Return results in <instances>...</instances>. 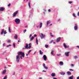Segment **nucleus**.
<instances>
[{"mask_svg":"<svg viewBox=\"0 0 79 79\" xmlns=\"http://www.w3.org/2000/svg\"><path fill=\"white\" fill-rule=\"evenodd\" d=\"M18 55L17 56L16 59L18 63L19 61V57H20L21 59H23V57L24 58V53L23 52H18ZM20 55H21L20 57Z\"/></svg>","mask_w":79,"mask_h":79,"instance_id":"nucleus-1","label":"nucleus"},{"mask_svg":"<svg viewBox=\"0 0 79 79\" xmlns=\"http://www.w3.org/2000/svg\"><path fill=\"white\" fill-rule=\"evenodd\" d=\"M15 22L16 23V24H19V23H20V20L19 19L17 18L15 19Z\"/></svg>","mask_w":79,"mask_h":79,"instance_id":"nucleus-2","label":"nucleus"},{"mask_svg":"<svg viewBox=\"0 0 79 79\" xmlns=\"http://www.w3.org/2000/svg\"><path fill=\"white\" fill-rule=\"evenodd\" d=\"M18 13V11H17L16 12L14 13L13 14L12 17H15L16 15Z\"/></svg>","mask_w":79,"mask_h":79,"instance_id":"nucleus-3","label":"nucleus"},{"mask_svg":"<svg viewBox=\"0 0 79 79\" xmlns=\"http://www.w3.org/2000/svg\"><path fill=\"white\" fill-rule=\"evenodd\" d=\"M40 35L42 39V38H45V35L43 34L42 33H41L40 34Z\"/></svg>","mask_w":79,"mask_h":79,"instance_id":"nucleus-4","label":"nucleus"},{"mask_svg":"<svg viewBox=\"0 0 79 79\" xmlns=\"http://www.w3.org/2000/svg\"><path fill=\"white\" fill-rule=\"evenodd\" d=\"M3 33H4V34H7V32H6V31L5 30L4 31H3V30H2L1 31V35H2V34H3Z\"/></svg>","mask_w":79,"mask_h":79,"instance_id":"nucleus-5","label":"nucleus"},{"mask_svg":"<svg viewBox=\"0 0 79 79\" xmlns=\"http://www.w3.org/2000/svg\"><path fill=\"white\" fill-rule=\"evenodd\" d=\"M78 28V27L77 26V25L75 24L74 27V30L75 31H77V30Z\"/></svg>","mask_w":79,"mask_h":79,"instance_id":"nucleus-6","label":"nucleus"},{"mask_svg":"<svg viewBox=\"0 0 79 79\" xmlns=\"http://www.w3.org/2000/svg\"><path fill=\"white\" fill-rule=\"evenodd\" d=\"M70 52H65V55L66 56H69V55Z\"/></svg>","mask_w":79,"mask_h":79,"instance_id":"nucleus-7","label":"nucleus"},{"mask_svg":"<svg viewBox=\"0 0 79 79\" xmlns=\"http://www.w3.org/2000/svg\"><path fill=\"white\" fill-rule=\"evenodd\" d=\"M43 59L44 61L47 60V56L45 55H44L43 56Z\"/></svg>","mask_w":79,"mask_h":79,"instance_id":"nucleus-8","label":"nucleus"},{"mask_svg":"<svg viewBox=\"0 0 79 79\" xmlns=\"http://www.w3.org/2000/svg\"><path fill=\"white\" fill-rule=\"evenodd\" d=\"M60 40H61V37H59L57 39V40L56 41V42H58L60 41Z\"/></svg>","mask_w":79,"mask_h":79,"instance_id":"nucleus-9","label":"nucleus"},{"mask_svg":"<svg viewBox=\"0 0 79 79\" xmlns=\"http://www.w3.org/2000/svg\"><path fill=\"white\" fill-rule=\"evenodd\" d=\"M43 67H44V68H45L46 69H48V67H46V66L45 64H43Z\"/></svg>","mask_w":79,"mask_h":79,"instance_id":"nucleus-10","label":"nucleus"},{"mask_svg":"<svg viewBox=\"0 0 79 79\" xmlns=\"http://www.w3.org/2000/svg\"><path fill=\"white\" fill-rule=\"evenodd\" d=\"M25 48H27V49H28V44H27L26 46H25V48H23V50L24 49H25Z\"/></svg>","mask_w":79,"mask_h":79,"instance_id":"nucleus-11","label":"nucleus"},{"mask_svg":"<svg viewBox=\"0 0 79 79\" xmlns=\"http://www.w3.org/2000/svg\"><path fill=\"white\" fill-rule=\"evenodd\" d=\"M6 70H4V71H3L2 72V74L3 75L5 74L6 73Z\"/></svg>","mask_w":79,"mask_h":79,"instance_id":"nucleus-12","label":"nucleus"},{"mask_svg":"<svg viewBox=\"0 0 79 79\" xmlns=\"http://www.w3.org/2000/svg\"><path fill=\"white\" fill-rule=\"evenodd\" d=\"M56 76V74L54 73H52L51 74V76L52 77H55Z\"/></svg>","mask_w":79,"mask_h":79,"instance_id":"nucleus-13","label":"nucleus"},{"mask_svg":"<svg viewBox=\"0 0 79 79\" xmlns=\"http://www.w3.org/2000/svg\"><path fill=\"white\" fill-rule=\"evenodd\" d=\"M60 74H61V75H62L63 76L64 75V74H65V73H64V72H60Z\"/></svg>","mask_w":79,"mask_h":79,"instance_id":"nucleus-14","label":"nucleus"},{"mask_svg":"<svg viewBox=\"0 0 79 79\" xmlns=\"http://www.w3.org/2000/svg\"><path fill=\"white\" fill-rule=\"evenodd\" d=\"M51 23V21H50L49 20L47 21V26H48V24L50 23Z\"/></svg>","mask_w":79,"mask_h":79,"instance_id":"nucleus-15","label":"nucleus"},{"mask_svg":"<svg viewBox=\"0 0 79 79\" xmlns=\"http://www.w3.org/2000/svg\"><path fill=\"white\" fill-rule=\"evenodd\" d=\"M67 74L68 75H71V73L69 71H68L67 72Z\"/></svg>","mask_w":79,"mask_h":79,"instance_id":"nucleus-16","label":"nucleus"},{"mask_svg":"<svg viewBox=\"0 0 79 79\" xmlns=\"http://www.w3.org/2000/svg\"><path fill=\"white\" fill-rule=\"evenodd\" d=\"M34 39V36H33L31 38V39H30V41H32V40H33Z\"/></svg>","mask_w":79,"mask_h":79,"instance_id":"nucleus-17","label":"nucleus"},{"mask_svg":"<svg viewBox=\"0 0 79 79\" xmlns=\"http://www.w3.org/2000/svg\"><path fill=\"white\" fill-rule=\"evenodd\" d=\"M31 1H29L28 2V5L29 8H31V5H30V3H31Z\"/></svg>","mask_w":79,"mask_h":79,"instance_id":"nucleus-18","label":"nucleus"},{"mask_svg":"<svg viewBox=\"0 0 79 79\" xmlns=\"http://www.w3.org/2000/svg\"><path fill=\"white\" fill-rule=\"evenodd\" d=\"M60 65H63V62L62 61H60Z\"/></svg>","mask_w":79,"mask_h":79,"instance_id":"nucleus-19","label":"nucleus"},{"mask_svg":"<svg viewBox=\"0 0 79 79\" xmlns=\"http://www.w3.org/2000/svg\"><path fill=\"white\" fill-rule=\"evenodd\" d=\"M14 38L15 39H18V36L16 35H15L14 36Z\"/></svg>","mask_w":79,"mask_h":79,"instance_id":"nucleus-20","label":"nucleus"},{"mask_svg":"<svg viewBox=\"0 0 79 79\" xmlns=\"http://www.w3.org/2000/svg\"><path fill=\"white\" fill-rule=\"evenodd\" d=\"M4 9L3 7H1V8L0 10L2 11H4Z\"/></svg>","mask_w":79,"mask_h":79,"instance_id":"nucleus-21","label":"nucleus"},{"mask_svg":"<svg viewBox=\"0 0 79 79\" xmlns=\"http://www.w3.org/2000/svg\"><path fill=\"white\" fill-rule=\"evenodd\" d=\"M40 55H42L43 54V52H42V51L40 50Z\"/></svg>","mask_w":79,"mask_h":79,"instance_id":"nucleus-22","label":"nucleus"},{"mask_svg":"<svg viewBox=\"0 0 79 79\" xmlns=\"http://www.w3.org/2000/svg\"><path fill=\"white\" fill-rule=\"evenodd\" d=\"M36 42L37 45H38V40H37V38H36Z\"/></svg>","mask_w":79,"mask_h":79,"instance_id":"nucleus-23","label":"nucleus"},{"mask_svg":"<svg viewBox=\"0 0 79 79\" xmlns=\"http://www.w3.org/2000/svg\"><path fill=\"white\" fill-rule=\"evenodd\" d=\"M42 23H40V28H41V27H42Z\"/></svg>","mask_w":79,"mask_h":79,"instance_id":"nucleus-24","label":"nucleus"},{"mask_svg":"<svg viewBox=\"0 0 79 79\" xmlns=\"http://www.w3.org/2000/svg\"><path fill=\"white\" fill-rule=\"evenodd\" d=\"M53 52H54V50L52 51L51 53L52 55L54 56V55H53Z\"/></svg>","mask_w":79,"mask_h":79,"instance_id":"nucleus-25","label":"nucleus"},{"mask_svg":"<svg viewBox=\"0 0 79 79\" xmlns=\"http://www.w3.org/2000/svg\"><path fill=\"white\" fill-rule=\"evenodd\" d=\"M73 16L74 17H76V14H74V13H73Z\"/></svg>","mask_w":79,"mask_h":79,"instance_id":"nucleus-26","label":"nucleus"},{"mask_svg":"<svg viewBox=\"0 0 79 79\" xmlns=\"http://www.w3.org/2000/svg\"><path fill=\"white\" fill-rule=\"evenodd\" d=\"M50 34L51 35V37H54V36L53 35H52V33H50Z\"/></svg>","mask_w":79,"mask_h":79,"instance_id":"nucleus-27","label":"nucleus"},{"mask_svg":"<svg viewBox=\"0 0 79 79\" xmlns=\"http://www.w3.org/2000/svg\"><path fill=\"white\" fill-rule=\"evenodd\" d=\"M64 45L65 48H68V47H67V46H66V45L65 44H64Z\"/></svg>","mask_w":79,"mask_h":79,"instance_id":"nucleus-28","label":"nucleus"},{"mask_svg":"<svg viewBox=\"0 0 79 79\" xmlns=\"http://www.w3.org/2000/svg\"><path fill=\"white\" fill-rule=\"evenodd\" d=\"M11 45L9 44V45H8L7 46V48H8V47H11Z\"/></svg>","mask_w":79,"mask_h":79,"instance_id":"nucleus-29","label":"nucleus"},{"mask_svg":"<svg viewBox=\"0 0 79 79\" xmlns=\"http://www.w3.org/2000/svg\"><path fill=\"white\" fill-rule=\"evenodd\" d=\"M9 32H11V30L10 29V27H9Z\"/></svg>","mask_w":79,"mask_h":79,"instance_id":"nucleus-30","label":"nucleus"},{"mask_svg":"<svg viewBox=\"0 0 79 79\" xmlns=\"http://www.w3.org/2000/svg\"><path fill=\"white\" fill-rule=\"evenodd\" d=\"M7 79V76L6 75L5 77L3 79Z\"/></svg>","mask_w":79,"mask_h":79,"instance_id":"nucleus-31","label":"nucleus"},{"mask_svg":"<svg viewBox=\"0 0 79 79\" xmlns=\"http://www.w3.org/2000/svg\"><path fill=\"white\" fill-rule=\"evenodd\" d=\"M45 47L46 48H48V45L47 44H46L45 45Z\"/></svg>","mask_w":79,"mask_h":79,"instance_id":"nucleus-32","label":"nucleus"},{"mask_svg":"<svg viewBox=\"0 0 79 79\" xmlns=\"http://www.w3.org/2000/svg\"><path fill=\"white\" fill-rule=\"evenodd\" d=\"M8 43H10L11 42V41L10 40H8V41L7 42Z\"/></svg>","mask_w":79,"mask_h":79,"instance_id":"nucleus-33","label":"nucleus"},{"mask_svg":"<svg viewBox=\"0 0 79 79\" xmlns=\"http://www.w3.org/2000/svg\"><path fill=\"white\" fill-rule=\"evenodd\" d=\"M13 47H14V48H15V44L14 43V44H13Z\"/></svg>","mask_w":79,"mask_h":79,"instance_id":"nucleus-34","label":"nucleus"},{"mask_svg":"<svg viewBox=\"0 0 79 79\" xmlns=\"http://www.w3.org/2000/svg\"><path fill=\"white\" fill-rule=\"evenodd\" d=\"M27 30H26V29H25L24 31H23V32L24 33H25V32H26V31Z\"/></svg>","mask_w":79,"mask_h":79,"instance_id":"nucleus-35","label":"nucleus"},{"mask_svg":"<svg viewBox=\"0 0 79 79\" xmlns=\"http://www.w3.org/2000/svg\"><path fill=\"white\" fill-rule=\"evenodd\" d=\"M53 42V40H52L49 43L50 44H52V42Z\"/></svg>","mask_w":79,"mask_h":79,"instance_id":"nucleus-36","label":"nucleus"},{"mask_svg":"<svg viewBox=\"0 0 79 79\" xmlns=\"http://www.w3.org/2000/svg\"><path fill=\"white\" fill-rule=\"evenodd\" d=\"M11 6V4H9L8 5V7H10V6Z\"/></svg>","mask_w":79,"mask_h":79,"instance_id":"nucleus-37","label":"nucleus"},{"mask_svg":"<svg viewBox=\"0 0 79 79\" xmlns=\"http://www.w3.org/2000/svg\"><path fill=\"white\" fill-rule=\"evenodd\" d=\"M31 50H30L28 51V53H31Z\"/></svg>","mask_w":79,"mask_h":79,"instance_id":"nucleus-38","label":"nucleus"},{"mask_svg":"<svg viewBox=\"0 0 79 79\" xmlns=\"http://www.w3.org/2000/svg\"><path fill=\"white\" fill-rule=\"evenodd\" d=\"M57 56H60L61 55V54H59L57 55Z\"/></svg>","mask_w":79,"mask_h":79,"instance_id":"nucleus-39","label":"nucleus"},{"mask_svg":"<svg viewBox=\"0 0 79 79\" xmlns=\"http://www.w3.org/2000/svg\"><path fill=\"white\" fill-rule=\"evenodd\" d=\"M69 71H73L74 70L73 69H69Z\"/></svg>","mask_w":79,"mask_h":79,"instance_id":"nucleus-40","label":"nucleus"},{"mask_svg":"<svg viewBox=\"0 0 79 79\" xmlns=\"http://www.w3.org/2000/svg\"><path fill=\"white\" fill-rule=\"evenodd\" d=\"M5 44L4 43L3 44V47H5Z\"/></svg>","mask_w":79,"mask_h":79,"instance_id":"nucleus-41","label":"nucleus"},{"mask_svg":"<svg viewBox=\"0 0 79 79\" xmlns=\"http://www.w3.org/2000/svg\"><path fill=\"white\" fill-rule=\"evenodd\" d=\"M69 4H71V3H72V2H69Z\"/></svg>","mask_w":79,"mask_h":79,"instance_id":"nucleus-42","label":"nucleus"},{"mask_svg":"<svg viewBox=\"0 0 79 79\" xmlns=\"http://www.w3.org/2000/svg\"><path fill=\"white\" fill-rule=\"evenodd\" d=\"M75 60H76V58H77V56H75Z\"/></svg>","mask_w":79,"mask_h":79,"instance_id":"nucleus-43","label":"nucleus"},{"mask_svg":"<svg viewBox=\"0 0 79 79\" xmlns=\"http://www.w3.org/2000/svg\"><path fill=\"white\" fill-rule=\"evenodd\" d=\"M32 34H31L30 35L29 37H32Z\"/></svg>","mask_w":79,"mask_h":79,"instance_id":"nucleus-44","label":"nucleus"},{"mask_svg":"<svg viewBox=\"0 0 79 79\" xmlns=\"http://www.w3.org/2000/svg\"><path fill=\"white\" fill-rule=\"evenodd\" d=\"M31 46H29V47H28V48H31Z\"/></svg>","mask_w":79,"mask_h":79,"instance_id":"nucleus-45","label":"nucleus"},{"mask_svg":"<svg viewBox=\"0 0 79 79\" xmlns=\"http://www.w3.org/2000/svg\"><path fill=\"white\" fill-rule=\"evenodd\" d=\"M71 66L72 67H73V66H74V64H71Z\"/></svg>","mask_w":79,"mask_h":79,"instance_id":"nucleus-46","label":"nucleus"},{"mask_svg":"<svg viewBox=\"0 0 79 79\" xmlns=\"http://www.w3.org/2000/svg\"><path fill=\"white\" fill-rule=\"evenodd\" d=\"M28 45L29 46H31V44L30 43Z\"/></svg>","mask_w":79,"mask_h":79,"instance_id":"nucleus-47","label":"nucleus"},{"mask_svg":"<svg viewBox=\"0 0 79 79\" xmlns=\"http://www.w3.org/2000/svg\"><path fill=\"white\" fill-rule=\"evenodd\" d=\"M34 37H37V35H36V34L35 35H34Z\"/></svg>","mask_w":79,"mask_h":79,"instance_id":"nucleus-48","label":"nucleus"},{"mask_svg":"<svg viewBox=\"0 0 79 79\" xmlns=\"http://www.w3.org/2000/svg\"><path fill=\"white\" fill-rule=\"evenodd\" d=\"M48 11H49V12H50V11H51V10H50V9H49L48 10Z\"/></svg>","mask_w":79,"mask_h":79,"instance_id":"nucleus-49","label":"nucleus"},{"mask_svg":"<svg viewBox=\"0 0 79 79\" xmlns=\"http://www.w3.org/2000/svg\"><path fill=\"white\" fill-rule=\"evenodd\" d=\"M77 48H79V46H77Z\"/></svg>","mask_w":79,"mask_h":79,"instance_id":"nucleus-50","label":"nucleus"},{"mask_svg":"<svg viewBox=\"0 0 79 79\" xmlns=\"http://www.w3.org/2000/svg\"><path fill=\"white\" fill-rule=\"evenodd\" d=\"M77 79H79V76L77 77Z\"/></svg>","mask_w":79,"mask_h":79,"instance_id":"nucleus-51","label":"nucleus"},{"mask_svg":"<svg viewBox=\"0 0 79 79\" xmlns=\"http://www.w3.org/2000/svg\"><path fill=\"white\" fill-rule=\"evenodd\" d=\"M77 15L79 16V12H78V14H77Z\"/></svg>","mask_w":79,"mask_h":79,"instance_id":"nucleus-52","label":"nucleus"},{"mask_svg":"<svg viewBox=\"0 0 79 79\" xmlns=\"http://www.w3.org/2000/svg\"><path fill=\"white\" fill-rule=\"evenodd\" d=\"M42 72H45H45H46V71H44V70H43V71H42Z\"/></svg>","mask_w":79,"mask_h":79,"instance_id":"nucleus-53","label":"nucleus"},{"mask_svg":"<svg viewBox=\"0 0 79 79\" xmlns=\"http://www.w3.org/2000/svg\"><path fill=\"white\" fill-rule=\"evenodd\" d=\"M53 79H57V78H55V77H53Z\"/></svg>","mask_w":79,"mask_h":79,"instance_id":"nucleus-54","label":"nucleus"},{"mask_svg":"<svg viewBox=\"0 0 79 79\" xmlns=\"http://www.w3.org/2000/svg\"><path fill=\"white\" fill-rule=\"evenodd\" d=\"M39 79H43L42 77H40Z\"/></svg>","mask_w":79,"mask_h":79,"instance_id":"nucleus-55","label":"nucleus"},{"mask_svg":"<svg viewBox=\"0 0 79 79\" xmlns=\"http://www.w3.org/2000/svg\"><path fill=\"white\" fill-rule=\"evenodd\" d=\"M52 24H50L49 26H52Z\"/></svg>","mask_w":79,"mask_h":79,"instance_id":"nucleus-56","label":"nucleus"},{"mask_svg":"<svg viewBox=\"0 0 79 79\" xmlns=\"http://www.w3.org/2000/svg\"><path fill=\"white\" fill-rule=\"evenodd\" d=\"M26 56H28V54H27L26 55Z\"/></svg>","mask_w":79,"mask_h":79,"instance_id":"nucleus-57","label":"nucleus"},{"mask_svg":"<svg viewBox=\"0 0 79 79\" xmlns=\"http://www.w3.org/2000/svg\"><path fill=\"white\" fill-rule=\"evenodd\" d=\"M27 27V26H25V27Z\"/></svg>","mask_w":79,"mask_h":79,"instance_id":"nucleus-58","label":"nucleus"},{"mask_svg":"<svg viewBox=\"0 0 79 79\" xmlns=\"http://www.w3.org/2000/svg\"><path fill=\"white\" fill-rule=\"evenodd\" d=\"M5 69H6V67H5Z\"/></svg>","mask_w":79,"mask_h":79,"instance_id":"nucleus-59","label":"nucleus"},{"mask_svg":"<svg viewBox=\"0 0 79 79\" xmlns=\"http://www.w3.org/2000/svg\"><path fill=\"white\" fill-rule=\"evenodd\" d=\"M54 44H56V43H55V42H53Z\"/></svg>","mask_w":79,"mask_h":79,"instance_id":"nucleus-60","label":"nucleus"},{"mask_svg":"<svg viewBox=\"0 0 79 79\" xmlns=\"http://www.w3.org/2000/svg\"><path fill=\"white\" fill-rule=\"evenodd\" d=\"M18 42H19V40L18 41Z\"/></svg>","mask_w":79,"mask_h":79,"instance_id":"nucleus-61","label":"nucleus"},{"mask_svg":"<svg viewBox=\"0 0 79 79\" xmlns=\"http://www.w3.org/2000/svg\"><path fill=\"white\" fill-rule=\"evenodd\" d=\"M58 21H60V19H59Z\"/></svg>","mask_w":79,"mask_h":79,"instance_id":"nucleus-62","label":"nucleus"},{"mask_svg":"<svg viewBox=\"0 0 79 79\" xmlns=\"http://www.w3.org/2000/svg\"><path fill=\"white\" fill-rule=\"evenodd\" d=\"M6 60H7V58H6Z\"/></svg>","mask_w":79,"mask_h":79,"instance_id":"nucleus-63","label":"nucleus"},{"mask_svg":"<svg viewBox=\"0 0 79 79\" xmlns=\"http://www.w3.org/2000/svg\"><path fill=\"white\" fill-rule=\"evenodd\" d=\"M28 0H27V2H28Z\"/></svg>","mask_w":79,"mask_h":79,"instance_id":"nucleus-64","label":"nucleus"}]
</instances>
